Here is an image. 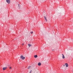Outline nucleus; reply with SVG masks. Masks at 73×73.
I'll return each instance as SVG.
<instances>
[{
  "instance_id": "obj_1",
  "label": "nucleus",
  "mask_w": 73,
  "mask_h": 73,
  "mask_svg": "<svg viewBox=\"0 0 73 73\" xmlns=\"http://www.w3.org/2000/svg\"><path fill=\"white\" fill-rule=\"evenodd\" d=\"M21 58L22 60H24L25 58L24 56H23V55H22L20 57Z\"/></svg>"
},
{
  "instance_id": "obj_2",
  "label": "nucleus",
  "mask_w": 73,
  "mask_h": 73,
  "mask_svg": "<svg viewBox=\"0 0 73 73\" xmlns=\"http://www.w3.org/2000/svg\"><path fill=\"white\" fill-rule=\"evenodd\" d=\"M6 1L8 4H10V0H6Z\"/></svg>"
},
{
  "instance_id": "obj_3",
  "label": "nucleus",
  "mask_w": 73,
  "mask_h": 73,
  "mask_svg": "<svg viewBox=\"0 0 73 73\" xmlns=\"http://www.w3.org/2000/svg\"><path fill=\"white\" fill-rule=\"evenodd\" d=\"M62 58H63V59L64 58H65V56H64V54H62Z\"/></svg>"
},
{
  "instance_id": "obj_4",
  "label": "nucleus",
  "mask_w": 73,
  "mask_h": 73,
  "mask_svg": "<svg viewBox=\"0 0 73 73\" xmlns=\"http://www.w3.org/2000/svg\"><path fill=\"white\" fill-rule=\"evenodd\" d=\"M7 67L3 68V70H6V69H7Z\"/></svg>"
},
{
  "instance_id": "obj_5",
  "label": "nucleus",
  "mask_w": 73,
  "mask_h": 73,
  "mask_svg": "<svg viewBox=\"0 0 73 73\" xmlns=\"http://www.w3.org/2000/svg\"><path fill=\"white\" fill-rule=\"evenodd\" d=\"M44 19L45 20H46V22H47V21H48L47 20V19H46V17H44Z\"/></svg>"
},
{
  "instance_id": "obj_6",
  "label": "nucleus",
  "mask_w": 73,
  "mask_h": 73,
  "mask_svg": "<svg viewBox=\"0 0 73 73\" xmlns=\"http://www.w3.org/2000/svg\"><path fill=\"white\" fill-rule=\"evenodd\" d=\"M38 66H40V65H41V63L39 62L38 64Z\"/></svg>"
},
{
  "instance_id": "obj_7",
  "label": "nucleus",
  "mask_w": 73,
  "mask_h": 73,
  "mask_svg": "<svg viewBox=\"0 0 73 73\" xmlns=\"http://www.w3.org/2000/svg\"><path fill=\"white\" fill-rule=\"evenodd\" d=\"M65 64L66 67H68V64L67 63H65Z\"/></svg>"
},
{
  "instance_id": "obj_8",
  "label": "nucleus",
  "mask_w": 73,
  "mask_h": 73,
  "mask_svg": "<svg viewBox=\"0 0 73 73\" xmlns=\"http://www.w3.org/2000/svg\"><path fill=\"white\" fill-rule=\"evenodd\" d=\"M34 57H35V58H37V55H34Z\"/></svg>"
},
{
  "instance_id": "obj_9",
  "label": "nucleus",
  "mask_w": 73,
  "mask_h": 73,
  "mask_svg": "<svg viewBox=\"0 0 73 73\" xmlns=\"http://www.w3.org/2000/svg\"><path fill=\"white\" fill-rule=\"evenodd\" d=\"M28 45L29 46V47H30L32 46V45H31V44H28Z\"/></svg>"
},
{
  "instance_id": "obj_10",
  "label": "nucleus",
  "mask_w": 73,
  "mask_h": 73,
  "mask_svg": "<svg viewBox=\"0 0 73 73\" xmlns=\"http://www.w3.org/2000/svg\"><path fill=\"white\" fill-rule=\"evenodd\" d=\"M31 68V66H29L27 68L28 69H30Z\"/></svg>"
},
{
  "instance_id": "obj_11",
  "label": "nucleus",
  "mask_w": 73,
  "mask_h": 73,
  "mask_svg": "<svg viewBox=\"0 0 73 73\" xmlns=\"http://www.w3.org/2000/svg\"><path fill=\"white\" fill-rule=\"evenodd\" d=\"M33 31H32L31 32V34H32V33H33Z\"/></svg>"
},
{
  "instance_id": "obj_12",
  "label": "nucleus",
  "mask_w": 73,
  "mask_h": 73,
  "mask_svg": "<svg viewBox=\"0 0 73 73\" xmlns=\"http://www.w3.org/2000/svg\"><path fill=\"white\" fill-rule=\"evenodd\" d=\"M32 72V70H31L30 71V72L29 73H31V72Z\"/></svg>"
},
{
  "instance_id": "obj_13",
  "label": "nucleus",
  "mask_w": 73,
  "mask_h": 73,
  "mask_svg": "<svg viewBox=\"0 0 73 73\" xmlns=\"http://www.w3.org/2000/svg\"><path fill=\"white\" fill-rule=\"evenodd\" d=\"M10 69H11L12 68V67H9Z\"/></svg>"
},
{
  "instance_id": "obj_14",
  "label": "nucleus",
  "mask_w": 73,
  "mask_h": 73,
  "mask_svg": "<svg viewBox=\"0 0 73 73\" xmlns=\"http://www.w3.org/2000/svg\"><path fill=\"white\" fill-rule=\"evenodd\" d=\"M24 45V43H22V45Z\"/></svg>"
},
{
  "instance_id": "obj_15",
  "label": "nucleus",
  "mask_w": 73,
  "mask_h": 73,
  "mask_svg": "<svg viewBox=\"0 0 73 73\" xmlns=\"http://www.w3.org/2000/svg\"><path fill=\"white\" fill-rule=\"evenodd\" d=\"M65 64L64 65H63L64 66H65Z\"/></svg>"
}]
</instances>
